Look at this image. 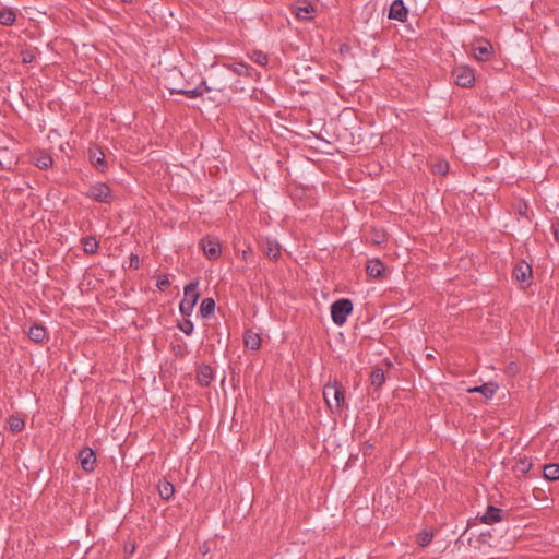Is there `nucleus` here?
Here are the masks:
<instances>
[{
    "label": "nucleus",
    "instance_id": "9b49d317",
    "mask_svg": "<svg viewBox=\"0 0 559 559\" xmlns=\"http://www.w3.org/2000/svg\"><path fill=\"white\" fill-rule=\"evenodd\" d=\"M472 49H473L474 57L478 61H487L495 53V50H493V47H492L491 43L488 41V40H485V39L476 40L473 44V48Z\"/></svg>",
    "mask_w": 559,
    "mask_h": 559
},
{
    "label": "nucleus",
    "instance_id": "c85d7f7f",
    "mask_svg": "<svg viewBox=\"0 0 559 559\" xmlns=\"http://www.w3.org/2000/svg\"><path fill=\"white\" fill-rule=\"evenodd\" d=\"M25 423L22 418L16 416H11L9 418V428L12 432H20L24 429Z\"/></svg>",
    "mask_w": 559,
    "mask_h": 559
},
{
    "label": "nucleus",
    "instance_id": "20e7f679",
    "mask_svg": "<svg viewBox=\"0 0 559 559\" xmlns=\"http://www.w3.org/2000/svg\"><path fill=\"white\" fill-rule=\"evenodd\" d=\"M353 312V302L347 298L337 299L331 305V318L334 324L342 326Z\"/></svg>",
    "mask_w": 559,
    "mask_h": 559
},
{
    "label": "nucleus",
    "instance_id": "9d476101",
    "mask_svg": "<svg viewBox=\"0 0 559 559\" xmlns=\"http://www.w3.org/2000/svg\"><path fill=\"white\" fill-rule=\"evenodd\" d=\"M88 162L99 173L104 174L108 169V163L106 160L105 154L97 146H91L88 148Z\"/></svg>",
    "mask_w": 559,
    "mask_h": 559
},
{
    "label": "nucleus",
    "instance_id": "f704fd0d",
    "mask_svg": "<svg viewBox=\"0 0 559 559\" xmlns=\"http://www.w3.org/2000/svg\"><path fill=\"white\" fill-rule=\"evenodd\" d=\"M170 285L168 275L162 274L157 277L156 287L159 290H165Z\"/></svg>",
    "mask_w": 559,
    "mask_h": 559
},
{
    "label": "nucleus",
    "instance_id": "473e14b6",
    "mask_svg": "<svg viewBox=\"0 0 559 559\" xmlns=\"http://www.w3.org/2000/svg\"><path fill=\"white\" fill-rule=\"evenodd\" d=\"M251 59L253 62L260 64V66H266L267 62H269V57L266 53L260 51V50H257V51H253L252 55H251Z\"/></svg>",
    "mask_w": 559,
    "mask_h": 559
},
{
    "label": "nucleus",
    "instance_id": "a878e982",
    "mask_svg": "<svg viewBox=\"0 0 559 559\" xmlns=\"http://www.w3.org/2000/svg\"><path fill=\"white\" fill-rule=\"evenodd\" d=\"M34 164L39 169H48L52 166L53 159L49 154L40 153L34 157Z\"/></svg>",
    "mask_w": 559,
    "mask_h": 559
},
{
    "label": "nucleus",
    "instance_id": "0eeeda50",
    "mask_svg": "<svg viewBox=\"0 0 559 559\" xmlns=\"http://www.w3.org/2000/svg\"><path fill=\"white\" fill-rule=\"evenodd\" d=\"M199 245L210 260H217L222 254L221 242L215 237L206 236L200 240Z\"/></svg>",
    "mask_w": 559,
    "mask_h": 559
},
{
    "label": "nucleus",
    "instance_id": "a19ab883",
    "mask_svg": "<svg viewBox=\"0 0 559 559\" xmlns=\"http://www.w3.org/2000/svg\"><path fill=\"white\" fill-rule=\"evenodd\" d=\"M248 255H249V252H248V251H246V250H245V251H242L241 258H242L243 260H247V259H248Z\"/></svg>",
    "mask_w": 559,
    "mask_h": 559
},
{
    "label": "nucleus",
    "instance_id": "79ce46f5",
    "mask_svg": "<svg viewBox=\"0 0 559 559\" xmlns=\"http://www.w3.org/2000/svg\"><path fill=\"white\" fill-rule=\"evenodd\" d=\"M485 536H491L490 532H487V533H481L480 537H485Z\"/></svg>",
    "mask_w": 559,
    "mask_h": 559
},
{
    "label": "nucleus",
    "instance_id": "f03ea898",
    "mask_svg": "<svg viewBox=\"0 0 559 559\" xmlns=\"http://www.w3.org/2000/svg\"><path fill=\"white\" fill-rule=\"evenodd\" d=\"M323 397L332 412H340L345 400L342 384L336 381L326 383L323 388Z\"/></svg>",
    "mask_w": 559,
    "mask_h": 559
},
{
    "label": "nucleus",
    "instance_id": "4468645a",
    "mask_svg": "<svg viewBox=\"0 0 559 559\" xmlns=\"http://www.w3.org/2000/svg\"><path fill=\"white\" fill-rule=\"evenodd\" d=\"M225 69L230 70V78L234 81V76H252L253 69L245 62H235L231 64L224 66Z\"/></svg>",
    "mask_w": 559,
    "mask_h": 559
},
{
    "label": "nucleus",
    "instance_id": "7ed1b4c3",
    "mask_svg": "<svg viewBox=\"0 0 559 559\" xmlns=\"http://www.w3.org/2000/svg\"><path fill=\"white\" fill-rule=\"evenodd\" d=\"M199 281L195 280L185 286V298L179 304V310L182 316L189 317L192 314L194 306L200 297L198 293Z\"/></svg>",
    "mask_w": 559,
    "mask_h": 559
},
{
    "label": "nucleus",
    "instance_id": "6ab92c4d",
    "mask_svg": "<svg viewBox=\"0 0 559 559\" xmlns=\"http://www.w3.org/2000/svg\"><path fill=\"white\" fill-rule=\"evenodd\" d=\"M212 379H213L212 368L207 365L201 366L197 372L198 383L202 386H207V385H210Z\"/></svg>",
    "mask_w": 559,
    "mask_h": 559
},
{
    "label": "nucleus",
    "instance_id": "b1692460",
    "mask_svg": "<svg viewBox=\"0 0 559 559\" xmlns=\"http://www.w3.org/2000/svg\"><path fill=\"white\" fill-rule=\"evenodd\" d=\"M544 477L547 480L556 481L559 480V464L550 463L546 464L543 468Z\"/></svg>",
    "mask_w": 559,
    "mask_h": 559
},
{
    "label": "nucleus",
    "instance_id": "e433bc0d",
    "mask_svg": "<svg viewBox=\"0 0 559 559\" xmlns=\"http://www.w3.org/2000/svg\"><path fill=\"white\" fill-rule=\"evenodd\" d=\"M171 350H173L174 355L179 356V357H183L186 355V348L183 345H180V344L173 345Z\"/></svg>",
    "mask_w": 559,
    "mask_h": 559
},
{
    "label": "nucleus",
    "instance_id": "1a4fd4ad",
    "mask_svg": "<svg viewBox=\"0 0 559 559\" xmlns=\"http://www.w3.org/2000/svg\"><path fill=\"white\" fill-rule=\"evenodd\" d=\"M509 516V512L506 510H502L500 508L488 506L486 511L481 516H479V520L481 523L487 525H492L495 523H499L503 520H507Z\"/></svg>",
    "mask_w": 559,
    "mask_h": 559
},
{
    "label": "nucleus",
    "instance_id": "c03bdc74",
    "mask_svg": "<svg viewBox=\"0 0 559 559\" xmlns=\"http://www.w3.org/2000/svg\"><path fill=\"white\" fill-rule=\"evenodd\" d=\"M427 358H433L432 354H427Z\"/></svg>",
    "mask_w": 559,
    "mask_h": 559
},
{
    "label": "nucleus",
    "instance_id": "c756f323",
    "mask_svg": "<svg viewBox=\"0 0 559 559\" xmlns=\"http://www.w3.org/2000/svg\"><path fill=\"white\" fill-rule=\"evenodd\" d=\"M370 378H371V384L377 388H380L385 381L384 372L382 369L373 370L371 372Z\"/></svg>",
    "mask_w": 559,
    "mask_h": 559
},
{
    "label": "nucleus",
    "instance_id": "f8f14e48",
    "mask_svg": "<svg viewBox=\"0 0 559 559\" xmlns=\"http://www.w3.org/2000/svg\"><path fill=\"white\" fill-rule=\"evenodd\" d=\"M79 460L82 468L90 473L95 469L96 454L93 449L86 447L79 452Z\"/></svg>",
    "mask_w": 559,
    "mask_h": 559
},
{
    "label": "nucleus",
    "instance_id": "a18cd8bd",
    "mask_svg": "<svg viewBox=\"0 0 559 559\" xmlns=\"http://www.w3.org/2000/svg\"><path fill=\"white\" fill-rule=\"evenodd\" d=\"M374 241H376L377 243H381V242H382V240H380V239H376Z\"/></svg>",
    "mask_w": 559,
    "mask_h": 559
},
{
    "label": "nucleus",
    "instance_id": "5701e85b",
    "mask_svg": "<svg viewBox=\"0 0 559 559\" xmlns=\"http://www.w3.org/2000/svg\"><path fill=\"white\" fill-rule=\"evenodd\" d=\"M16 21V14L11 8H4L0 11V24L11 26Z\"/></svg>",
    "mask_w": 559,
    "mask_h": 559
},
{
    "label": "nucleus",
    "instance_id": "37998d69",
    "mask_svg": "<svg viewBox=\"0 0 559 559\" xmlns=\"http://www.w3.org/2000/svg\"><path fill=\"white\" fill-rule=\"evenodd\" d=\"M132 0H121V2H124V3H129L131 2Z\"/></svg>",
    "mask_w": 559,
    "mask_h": 559
},
{
    "label": "nucleus",
    "instance_id": "2f4dec72",
    "mask_svg": "<svg viewBox=\"0 0 559 559\" xmlns=\"http://www.w3.org/2000/svg\"><path fill=\"white\" fill-rule=\"evenodd\" d=\"M432 537H433L432 532H429V531H421V532L418 534L417 543H418V545H419V546H421V547H426V546H428V545L431 543Z\"/></svg>",
    "mask_w": 559,
    "mask_h": 559
},
{
    "label": "nucleus",
    "instance_id": "cd10ccee",
    "mask_svg": "<svg viewBox=\"0 0 559 559\" xmlns=\"http://www.w3.org/2000/svg\"><path fill=\"white\" fill-rule=\"evenodd\" d=\"M313 8L311 5L297 7L295 9L296 17L300 21H310L312 19Z\"/></svg>",
    "mask_w": 559,
    "mask_h": 559
},
{
    "label": "nucleus",
    "instance_id": "423d86ee",
    "mask_svg": "<svg viewBox=\"0 0 559 559\" xmlns=\"http://www.w3.org/2000/svg\"><path fill=\"white\" fill-rule=\"evenodd\" d=\"M512 275L522 288H526L532 283V266L522 260L515 264Z\"/></svg>",
    "mask_w": 559,
    "mask_h": 559
},
{
    "label": "nucleus",
    "instance_id": "39448f33",
    "mask_svg": "<svg viewBox=\"0 0 559 559\" xmlns=\"http://www.w3.org/2000/svg\"><path fill=\"white\" fill-rule=\"evenodd\" d=\"M85 194L87 198L100 203H110L112 201V191L105 182H97L91 186Z\"/></svg>",
    "mask_w": 559,
    "mask_h": 559
},
{
    "label": "nucleus",
    "instance_id": "72a5a7b5",
    "mask_svg": "<svg viewBox=\"0 0 559 559\" xmlns=\"http://www.w3.org/2000/svg\"><path fill=\"white\" fill-rule=\"evenodd\" d=\"M178 328L180 331H182L187 335H191L194 330V324L191 320L186 319L182 322L178 323Z\"/></svg>",
    "mask_w": 559,
    "mask_h": 559
},
{
    "label": "nucleus",
    "instance_id": "4be33fe9",
    "mask_svg": "<svg viewBox=\"0 0 559 559\" xmlns=\"http://www.w3.org/2000/svg\"><path fill=\"white\" fill-rule=\"evenodd\" d=\"M497 391V385L493 383H485L480 386H474L468 389L469 393H480L483 394L487 400L491 399Z\"/></svg>",
    "mask_w": 559,
    "mask_h": 559
},
{
    "label": "nucleus",
    "instance_id": "f3484780",
    "mask_svg": "<svg viewBox=\"0 0 559 559\" xmlns=\"http://www.w3.org/2000/svg\"><path fill=\"white\" fill-rule=\"evenodd\" d=\"M385 271L384 264L379 259L368 260L366 265V272L371 277H380Z\"/></svg>",
    "mask_w": 559,
    "mask_h": 559
},
{
    "label": "nucleus",
    "instance_id": "a211bd4d",
    "mask_svg": "<svg viewBox=\"0 0 559 559\" xmlns=\"http://www.w3.org/2000/svg\"><path fill=\"white\" fill-rule=\"evenodd\" d=\"M27 335L31 341L41 343L47 337V330L44 325L36 323L29 328Z\"/></svg>",
    "mask_w": 559,
    "mask_h": 559
},
{
    "label": "nucleus",
    "instance_id": "bb28decb",
    "mask_svg": "<svg viewBox=\"0 0 559 559\" xmlns=\"http://www.w3.org/2000/svg\"><path fill=\"white\" fill-rule=\"evenodd\" d=\"M214 310H215V301L213 298H204L201 301L199 311L203 318H207L209 316H211L214 312Z\"/></svg>",
    "mask_w": 559,
    "mask_h": 559
},
{
    "label": "nucleus",
    "instance_id": "ea45409f",
    "mask_svg": "<svg viewBox=\"0 0 559 559\" xmlns=\"http://www.w3.org/2000/svg\"><path fill=\"white\" fill-rule=\"evenodd\" d=\"M551 229L556 241L559 242V221L552 223Z\"/></svg>",
    "mask_w": 559,
    "mask_h": 559
},
{
    "label": "nucleus",
    "instance_id": "7c9ffc66",
    "mask_svg": "<svg viewBox=\"0 0 559 559\" xmlns=\"http://www.w3.org/2000/svg\"><path fill=\"white\" fill-rule=\"evenodd\" d=\"M532 468V462L527 457H521L515 465V469L521 474H527Z\"/></svg>",
    "mask_w": 559,
    "mask_h": 559
},
{
    "label": "nucleus",
    "instance_id": "2eb2a0df",
    "mask_svg": "<svg viewBox=\"0 0 559 559\" xmlns=\"http://www.w3.org/2000/svg\"><path fill=\"white\" fill-rule=\"evenodd\" d=\"M243 344L248 349L258 350L261 346V337L252 330H246L243 333Z\"/></svg>",
    "mask_w": 559,
    "mask_h": 559
},
{
    "label": "nucleus",
    "instance_id": "4c0bfd02",
    "mask_svg": "<svg viewBox=\"0 0 559 559\" xmlns=\"http://www.w3.org/2000/svg\"><path fill=\"white\" fill-rule=\"evenodd\" d=\"M129 267L130 269H134V270H138L140 267V259L136 254H131L130 255V263H129Z\"/></svg>",
    "mask_w": 559,
    "mask_h": 559
},
{
    "label": "nucleus",
    "instance_id": "dca6fc26",
    "mask_svg": "<svg viewBox=\"0 0 559 559\" xmlns=\"http://www.w3.org/2000/svg\"><path fill=\"white\" fill-rule=\"evenodd\" d=\"M263 252L270 260L276 261L281 257V246L276 241L266 239L263 243Z\"/></svg>",
    "mask_w": 559,
    "mask_h": 559
},
{
    "label": "nucleus",
    "instance_id": "412c9836",
    "mask_svg": "<svg viewBox=\"0 0 559 559\" xmlns=\"http://www.w3.org/2000/svg\"><path fill=\"white\" fill-rule=\"evenodd\" d=\"M205 92H206L205 86L201 85V83L197 87L191 88V90H188V88L171 90V94H180V95H185L189 98H198V97L202 96Z\"/></svg>",
    "mask_w": 559,
    "mask_h": 559
},
{
    "label": "nucleus",
    "instance_id": "ddd939ff",
    "mask_svg": "<svg viewBox=\"0 0 559 559\" xmlns=\"http://www.w3.org/2000/svg\"><path fill=\"white\" fill-rule=\"evenodd\" d=\"M408 16V10L402 0H394L389 10V19L405 22Z\"/></svg>",
    "mask_w": 559,
    "mask_h": 559
},
{
    "label": "nucleus",
    "instance_id": "c9c22d12",
    "mask_svg": "<svg viewBox=\"0 0 559 559\" xmlns=\"http://www.w3.org/2000/svg\"><path fill=\"white\" fill-rule=\"evenodd\" d=\"M432 168L436 174L445 175L449 170V164L447 162H439Z\"/></svg>",
    "mask_w": 559,
    "mask_h": 559
},
{
    "label": "nucleus",
    "instance_id": "393cba45",
    "mask_svg": "<svg viewBox=\"0 0 559 559\" xmlns=\"http://www.w3.org/2000/svg\"><path fill=\"white\" fill-rule=\"evenodd\" d=\"M81 243L83 249L88 254H94L97 252L99 243L95 237L88 236L81 239Z\"/></svg>",
    "mask_w": 559,
    "mask_h": 559
},
{
    "label": "nucleus",
    "instance_id": "58836bf2",
    "mask_svg": "<svg viewBox=\"0 0 559 559\" xmlns=\"http://www.w3.org/2000/svg\"><path fill=\"white\" fill-rule=\"evenodd\" d=\"M34 60V55L29 51L22 52V61L24 63H31Z\"/></svg>",
    "mask_w": 559,
    "mask_h": 559
},
{
    "label": "nucleus",
    "instance_id": "6e6552de",
    "mask_svg": "<svg viewBox=\"0 0 559 559\" xmlns=\"http://www.w3.org/2000/svg\"><path fill=\"white\" fill-rule=\"evenodd\" d=\"M452 78L456 85L469 88L475 83V75L468 67H457L452 71Z\"/></svg>",
    "mask_w": 559,
    "mask_h": 559
},
{
    "label": "nucleus",
    "instance_id": "f257e3e1",
    "mask_svg": "<svg viewBox=\"0 0 559 559\" xmlns=\"http://www.w3.org/2000/svg\"><path fill=\"white\" fill-rule=\"evenodd\" d=\"M210 82L211 85H207L206 80L201 81V85L205 86L206 92L211 91H217V92H224L228 88L233 91H237V86H234V82L230 78V70L225 69L223 66L222 68L212 71L210 74Z\"/></svg>",
    "mask_w": 559,
    "mask_h": 559
},
{
    "label": "nucleus",
    "instance_id": "aec40b11",
    "mask_svg": "<svg viewBox=\"0 0 559 559\" xmlns=\"http://www.w3.org/2000/svg\"><path fill=\"white\" fill-rule=\"evenodd\" d=\"M158 495L164 500H169L175 493L174 485L167 479H160L157 485Z\"/></svg>",
    "mask_w": 559,
    "mask_h": 559
}]
</instances>
